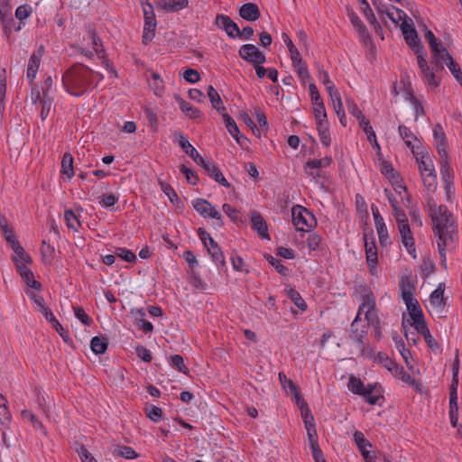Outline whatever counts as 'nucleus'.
Masks as SVG:
<instances>
[{
	"mask_svg": "<svg viewBox=\"0 0 462 462\" xmlns=\"http://www.w3.org/2000/svg\"><path fill=\"white\" fill-rule=\"evenodd\" d=\"M429 214L433 222V232L438 237L437 245L441 257V264L447 268V250H453L458 240L457 226L453 215L444 205H437L436 201L429 198L427 201Z\"/></svg>",
	"mask_w": 462,
	"mask_h": 462,
	"instance_id": "f257e3e1",
	"label": "nucleus"
},
{
	"mask_svg": "<svg viewBox=\"0 0 462 462\" xmlns=\"http://www.w3.org/2000/svg\"><path fill=\"white\" fill-rule=\"evenodd\" d=\"M94 79V71L83 65L72 66L62 76V84L68 93L79 97L86 93Z\"/></svg>",
	"mask_w": 462,
	"mask_h": 462,
	"instance_id": "f03ea898",
	"label": "nucleus"
},
{
	"mask_svg": "<svg viewBox=\"0 0 462 462\" xmlns=\"http://www.w3.org/2000/svg\"><path fill=\"white\" fill-rule=\"evenodd\" d=\"M291 217L292 223L298 231L309 232L316 225L314 216L301 206L292 208Z\"/></svg>",
	"mask_w": 462,
	"mask_h": 462,
	"instance_id": "7ed1b4c3",
	"label": "nucleus"
},
{
	"mask_svg": "<svg viewBox=\"0 0 462 462\" xmlns=\"http://www.w3.org/2000/svg\"><path fill=\"white\" fill-rule=\"evenodd\" d=\"M193 208L203 217L216 219L218 226H223L222 216L208 200L204 199H196L192 201Z\"/></svg>",
	"mask_w": 462,
	"mask_h": 462,
	"instance_id": "20e7f679",
	"label": "nucleus"
},
{
	"mask_svg": "<svg viewBox=\"0 0 462 462\" xmlns=\"http://www.w3.org/2000/svg\"><path fill=\"white\" fill-rule=\"evenodd\" d=\"M418 65L420 69V75L429 87L437 88L439 85V79L437 77L436 68H430L426 60V53H420L417 57Z\"/></svg>",
	"mask_w": 462,
	"mask_h": 462,
	"instance_id": "39448f33",
	"label": "nucleus"
},
{
	"mask_svg": "<svg viewBox=\"0 0 462 462\" xmlns=\"http://www.w3.org/2000/svg\"><path fill=\"white\" fill-rule=\"evenodd\" d=\"M444 64L451 71L454 78L461 82L462 80V73L459 65L453 60V58L449 55L447 49L441 50V55L439 56V63H432L436 68V71H441L444 69Z\"/></svg>",
	"mask_w": 462,
	"mask_h": 462,
	"instance_id": "423d86ee",
	"label": "nucleus"
},
{
	"mask_svg": "<svg viewBox=\"0 0 462 462\" xmlns=\"http://www.w3.org/2000/svg\"><path fill=\"white\" fill-rule=\"evenodd\" d=\"M239 56L245 61L253 64H263L265 62V55L254 44H244L238 51Z\"/></svg>",
	"mask_w": 462,
	"mask_h": 462,
	"instance_id": "0eeeda50",
	"label": "nucleus"
},
{
	"mask_svg": "<svg viewBox=\"0 0 462 462\" xmlns=\"http://www.w3.org/2000/svg\"><path fill=\"white\" fill-rule=\"evenodd\" d=\"M445 284L439 283L435 291H432L430 297V304L431 312L441 317L445 311L447 305V299L444 297Z\"/></svg>",
	"mask_w": 462,
	"mask_h": 462,
	"instance_id": "6e6552de",
	"label": "nucleus"
},
{
	"mask_svg": "<svg viewBox=\"0 0 462 462\" xmlns=\"http://www.w3.org/2000/svg\"><path fill=\"white\" fill-rule=\"evenodd\" d=\"M88 37L92 41L93 48L96 53L98 55L99 59L102 60V63L105 65L106 69L115 77H117L116 70L113 68L110 61L106 59L105 50L102 46V42L99 37L97 36L96 32L89 29L88 30Z\"/></svg>",
	"mask_w": 462,
	"mask_h": 462,
	"instance_id": "1a4fd4ad",
	"label": "nucleus"
},
{
	"mask_svg": "<svg viewBox=\"0 0 462 462\" xmlns=\"http://www.w3.org/2000/svg\"><path fill=\"white\" fill-rule=\"evenodd\" d=\"M43 53L44 47L43 45H40L38 49L32 53L28 60L26 77L31 84L34 82Z\"/></svg>",
	"mask_w": 462,
	"mask_h": 462,
	"instance_id": "9d476101",
	"label": "nucleus"
},
{
	"mask_svg": "<svg viewBox=\"0 0 462 462\" xmlns=\"http://www.w3.org/2000/svg\"><path fill=\"white\" fill-rule=\"evenodd\" d=\"M401 28L407 44L414 50L417 56L420 53H425L416 30L411 25L407 24L406 22L402 23Z\"/></svg>",
	"mask_w": 462,
	"mask_h": 462,
	"instance_id": "9b49d317",
	"label": "nucleus"
},
{
	"mask_svg": "<svg viewBox=\"0 0 462 462\" xmlns=\"http://www.w3.org/2000/svg\"><path fill=\"white\" fill-rule=\"evenodd\" d=\"M365 239V255L366 262L368 266L370 267V272L374 274V270L376 269L378 258H377V248L374 243V239L373 236L371 237L368 235H364Z\"/></svg>",
	"mask_w": 462,
	"mask_h": 462,
	"instance_id": "f8f14e48",
	"label": "nucleus"
},
{
	"mask_svg": "<svg viewBox=\"0 0 462 462\" xmlns=\"http://www.w3.org/2000/svg\"><path fill=\"white\" fill-rule=\"evenodd\" d=\"M250 221L253 230L256 231L262 239L270 240L266 221L259 212L251 211Z\"/></svg>",
	"mask_w": 462,
	"mask_h": 462,
	"instance_id": "ddd939ff",
	"label": "nucleus"
},
{
	"mask_svg": "<svg viewBox=\"0 0 462 462\" xmlns=\"http://www.w3.org/2000/svg\"><path fill=\"white\" fill-rule=\"evenodd\" d=\"M215 24L226 32L228 37L235 38L239 32L238 25L227 15L217 14Z\"/></svg>",
	"mask_w": 462,
	"mask_h": 462,
	"instance_id": "4468645a",
	"label": "nucleus"
},
{
	"mask_svg": "<svg viewBox=\"0 0 462 462\" xmlns=\"http://www.w3.org/2000/svg\"><path fill=\"white\" fill-rule=\"evenodd\" d=\"M331 162L332 159L330 157L311 160L306 162L304 166V171L308 175L313 178H317L320 176L319 170L321 168H326L329 166Z\"/></svg>",
	"mask_w": 462,
	"mask_h": 462,
	"instance_id": "2eb2a0df",
	"label": "nucleus"
},
{
	"mask_svg": "<svg viewBox=\"0 0 462 462\" xmlns=\"http://www.w3.org/2000/svg\"><path fill=\"white\" fill-rule=\"evenodd\" d=\"M398 228H399L400 235L402 236V243H403L404 246L406 247L408 253L415 258L416 257V255H415L416 250H415L414 240L411 236L409 223L402 220V223H400Z\"/></svg>",
	"mask_w": 462,
	"mask_h": 462,
	"instance_id": "dca6fc26",
	"label": "nucleus"
},
{
	"mask_svg": "<svg viewBox=\"0 0 462 462\" xmlns=\"http://www.w3.org/2000/svg\"><path fill=\"white\" fill-rule=\"evenodd\" d=\"M206 172L214 179L217 182L223 185L224 187H230V183L224 177L220 169L217 166V164L213 162L205 161L204 163L200 165Z\"/></svg>",
	"mask_w": 462,
	"mask_h": 462,
	"instance_id": "f3484780",
	"label": "nucleus"
},
{
	"mask_svg": "<svg viewBox=\"0 0 462 462\" xmlns=\"http://www.w3.org/2000/svg\"><path fill=\"white\" fill-rule=\"evenodd\" d=\"M399 134L401 138L404 141L407 147L411 149L413 154H420L417 150L421 149L422 147L420 145H414L413 142L420 143L419 140L417 139L416 135L411 131L410 128H408L405 125H399Z\"/></svg>",
	"mask_w": 462,
	"mask_h": 462,
	"instance_id": "a211bd4d",
	"label": "nucleus"
},
{
	"mask_svg": "<svg viewBox=\"0 0 462 462\" xmlns=\"http://www.w3.org/2000/svg\"><path fill=\"white\" fill-rule=\"evenodd\" d=\"M157 8L165 12L175 13L189 6L188 0H158L156 2Z\"/></svg>",
	"mask_w": 462,
	"mask_h": 462,
	"instance_id": "6ab92c4d",
	"label": "nucleus"
},
{
	"mask_svg": "<svg viewBox=\"0 0 462 462\" xmlns=\"http://www.w3.org/2000/svg\"><path fill=\"white\" fill-rule=\"evenodd\" d=\"M436 148L441 159L448 157L446 134L440 125H437L433 130Z\"/></svg>",
	"mask_w": 462,
	"mask_h": 462,
	"instance_id": "aec40b11",
	"label": "nucleus"
},
{
	"mask_svg": "<svg viewBox=\"0 0 462 462\" xmlns=\"http://www.w3.org/2000/svg\"><path fill=\"white\" fill-rule=\"evenodd\" d=\"M17 271L26 284L34 290H41L42 284L34 279L32 272L30 268L22 263L17 262Z\"/></svg>",
	"mask_w": 462,
	"mask_h": 462,
	"instance_id": "412c9836",
	"label": "nucleus"
},
{
	"mask_svg": "<svg viewBox=\"0 0 462 462\" xmlns=\"http://www.w3.org/2000/svg\"><path fill=\"white\" fill-rule=\"evenodd\" d=\"M425 38L429 42V44L432 52L431 63H439V56L441 55V50L446 49L441 42H439L433 32L427 30L425 32Z\"/></svg>",
	"mask_w": 462,
	"mask_h": 462,
	"instance_id": "4be33fe9",
	"label": "nucleus"
},
{
	"mask_svg": "<svg viewBox=\"0 0 462 462\" xmlns=\"http://www.w3.org/2000/svg\"><path fill=\"white\" fill-rule=\"evenodd\" d=\"M239 15L246 21L254 22L260 18L261 13L256 4L246 3L240 7Z\"/></svg>",
	"mask_w": 462,
	"mask_h": 462,
	"instance_id": "5701e85b",
	"label": "nucleus"
},
{
	"mask_svg": "<svg viewBox=\"0 0 462 462\" xmlns=\"http://www.w3.org/2000/svg\"><path fill=\"white\" fill-rule=\"evenodd\" d=\"M179 145L184 150V152L192 158V160L198 164L201 165L206 161L198 151L189 143L186 136L180 135L179 138Z\"/></svg>",
	"mask_w": 462,
	"mask_h": 462,
	"instance_id": "b1692460",
	"label": "nucleus"
},
{
	"mask_svg": "<svg viewBox=\"0 0 462 462\" xmlns=\"http://www.w3.org/2000/svg\"><path fill=\"white\" fill-rule=\"evenodd\" d=\"M156 25L157 23L155 17H145L143 33L142 38V42L143 44L147 45L149 42H152L155 35Z\"/></svg>",
	"mask_w": 462,
	"mask_h": 462,
	"instance_id": "393cba45",
	"label": "nucleus"
},
{
	"mask_svg": "<svg viewBox=\"0 0 462 462\" xmlns=\"http://www.w3.org/2000/svg\"><path fill=\"white\" fill-rule=\"evenodd\" d=\"M304 424L307 430L310 448L319 447L313 416H305Z\"/></svg>",
	"mask_w": 462,
	"mask_h": 462,
	"instance_id": "a878e982",
	"label": "nucleus"
},
{
	"mask_svg": "<svg viewBox=\"0 0 462 462\" xmlns=\"http://www.w3.org/2000/svg\"><path fill=\"white\" fill-rule=\"evenodd\" d=\"M350 331H351L350 337L355 342L357 343L358 347L364 353V351H365L364 338L367 335V327H364L363 328L359 329L358 325L351 324Z\"/></svg>",
	"mask_w": 462,
	"mask_h": 462,
	"instance_id": "bb28decb",
	"label": "nucleus"
},
{
	"mask_svg": "<svg viewBox=\"0 0 462 462\" xmlns=\"http://www.w3.org/2000/svg\"><path fill=\"white\" fill-rule=\"evenodd\" d=\"M279 379L285 392L294 395L297 403L300 404L301 397L300 396L298 388L295 383L291 379L287 378V376L282 373H279Z\"/></svg>",
	"mask_w": 462,
	"mask_h": 462,
	"instance_id": "cd10ccee",
	"label": "nucleus"
},
{
	"mask_svg": "<svg viewBox=\"0 0 462 462\" xmlns=\"http://www.w3.org/2000/svg\"><path fill=\"white\" fill-rule=\"evenodd\" d=\"M0 229L6 242L12 246L18 241L14 236V230L9 226L5 216L0 214Z\"/></svg>",
	"mask_w": 462,
	"mask_h": 462,
	"instance_id": "c85d7f7f",
	"label": "nucleus"
},
{
	"mask_svg": "<svg viewBox=\"0 0 462 462\" xmlns=\"http://www.w3.org/2000/svg\"><path fill=\"white\" fill-rule=\"evenodd\" d=\"M208 98L212 104V106L217 110L219 114L226 111V107L223 106L222 99L218 92L214 88L213 86H208L207 88Z\"/></svg>",
	"mask_w": 462,
	"mask_h": 462,
	"instance_id": "c756f323",
	"label": "nucleus"
},
{
	"mask_svg": "<svg viewBox=\"0 0 462 462\" xmlns=\"http://www.w3.org/2000/svg\"><path fill=\"white\" fill-rule=\"evenodd\" d=\"M223 116L225 125L228 131V133L236 139V141L239 143H240V137L239 134L240 131L234 121V119L225 112L220 114Z\"/></svg>",
	"mask_w": 462,
	"mask_h": 462,
	"instance_id": "7c9ffc66",
	"label": "nucleus"
},
{
	"mask_svg": "<svg viewBox=\"0 0 462 462\" xmlns=\"http://www.w3.org/2000/svg\"><path fill=\"white\" fill-rule=\"evenodd\" d=\"M12 249L14 250L15 254L14 257V262L15 263L16 266L17 262L22 263L23 264L32 263V258L25 253L24 249L19 245L18 242L12 245Z\"/></svg>",
	"mask_w": 462,
	"mask_h": 462,
	"instance_id": "2f4dec72",
	"label": "nucleus"
},
{
	"mask_svg": "<svg viewBox=\"0 0 462 462\" xmlns=\"http://www.w3.org/2000/svg\"><path fill=\"white\" fill-rule=\"evenodd\" d=\"M328 95L331 99L334 110L337 116H340V112H342L343 103L341 100V96L338 90L336 88V87H329L328 88Z\"/></svg>",
	"mask_w": 462,
	"mask_h": 462,
	"instance_id": "473e14b6",
	"label": "nucleus"
},
{
	"mask_svg": "<svg viewBox=\"0 0 462 462\" xmlns=\"http://www.w3.org/2000/svg\"><path fill=\"white\" fill-rule=\"evenodd\" d=\"M61 172L69 179L74 176L73 157L70 152H65L62 156Z\"/></svg>",
	"mask_w": 462,
	"mask_h": 462,
	"instance_id": "72a5a7b5",
	"label": "nucleus"
},
{
	"mask_svg": "<svg viewBox=\"0 0 462 462\" xmlns=\"http://www.w3.org/2000/svg\"><path fill=\"white\" fill-rule=\"evenodd\" d=\"M107 340L104 337H94L90 341L91 350L96 355L104 354L107 349Z\"/></svg>",
	"mask_w": 462,
	"mask_h": 462,
	"instance_id": "f704fd0d",
	"label": "nucleus"
},
{
	"mask_svg": "<svg viewBox=\"0 0 462 462\" xmlns=\"http://www.w3.org/2000/svg\"><path fill=\"white\" fill-rule=\"evenodd\" d=\"M355 442L361 453L362 456L370 452L368 448H371V443L365 438L364 434L361 431H356L354 433Z\"/></svg>",
	"mask_w": 462,
	"mask_h": 462,
	"instance_id": "c9c22d12",
	"label": "nucleus"
},
{
	"mask_svg": "<svg viewBox=\"0 0 462 462\" xmlns=\"http://www.w3.org/2000/svg\"><path fill=\"white\" fill-rule=\"evenodd\" d=\"M411 326L422 337L430 333L424 315H418L417 318L414 317V319H411Z\"/></svg>",
	"mask_w": 462,
	"mask_h": 462,
	"instance_id": "e433bc0d",
	"label": "nucleus"
},
{
	"mask_svg": "<svg viewBox=\"0 0 462 462\" xmlns=\"http://www.w3.org/2000/svg\"><path fill=\"white\" fill-rule=\"evenodd\" d=\"M179 103H180V107L181 111L189 118L196 119L201 116L200 110L198 109L197 107L193 106L189 102H187L183 99H180Z\"/></svg>",
	"mask_w": 462,
	"mask_h": 462,
	"instance_id": "4c0bfd02",
	"label": "nucleus"
},
{
	"mask_svg": "<svg viewBox=\"0 0 462 462\" xmlns=\"http://www.w3.org/2000/svg\"><path fill=\"white\" fill-rule=\"evenodd\" d=\"M316 126H317V131L319 133L321 143L327 147L329 146L331 143V138H330L328 123L323 122V123L316 124Z\"/></svg>",
	"mask_w": 462,
	"mask_h": 462,
	"instance_id": "58836bf2",
	"label": "nucleus"
},
{
	"mask_svg": "<svg viewBox=\"0 0 462 462\" xmlns=\"http://www.w3.org/2000/svg\"><path fill=\"white\" fill-rule=\"evenodd\" d=\"M313 105V114L316 118V124L319 123H328L327 119V112L325 108V105L323 101L314 103Z\"/></svg>",
	"mask_w": 462,
	"mask_h": 462,
	"instance_id": "ea45409f",
	"label": "nucleus"
},
{
	"mask_svg": "<svg viewBox=\"0 0 462 462\" xmlns=\"http://www.w3.org/2000/svg\"><path fill=\"white\" fill-rule=\"evenodd\" d=\"M400 289L403 301L410 300L411 298H413L414 286L408 279L402 280Z\"/></svg>",
	"mask_w": 462,
	"mask_h": 462,
	"instance_id": "a19ab883",
	"label": "nucleus"
},
{
	"mask_svg": "<svg viewBox=\"0 0 462 462\" xmlns=\"http://www.w3.org/2000/svg\"><path fill=\"white\" fill-rule=\"evenodd\" d=\"M376 386L374 384H368L362 396L371 405H374L378 401L383 398L380 393L374 394Z\"/></svg>",
	"mask_w": 462,
	"mask_h": 462,
	"instance_id": "79ce46f5",
	"label": "nucleus"
},
{
	"mask_svg": "<svg viewBox=\"0 0 462 462\" xmlns=\"http://www.w3.org/2000/svg\"><path fill=\"white\" fill-rule=\"evenodd\" d=\"M347 387L349 391L361 396L364 393L365 390L366 389V386L364 385L363 382L359 378L355 376L350 377L347 383Z\"/></svg>",
	"mask_w": 462,
	"mask_h": 462,
	"instance_id": "37998d69",
	"label": "nucleus"
},
{
	"mask_svg": "<svg viewBox=\"0 0 462 462\" xmlns=\"http://www.w3.org/2000/svg\"><path fill=\"white\" fill-rule=\"evenodd\" d=\"M64 219L69 229L77 231L80 226V221L71 209L65 210Z\"/></svg>",
	"mask_w": 462,
	"mask_h": 462,
	"instance_id": "c03bdc74",
	"label": "nucleus"
},
{
	"mask_svg": "<svg viewBox=\"0 0 462 462\" xmlns=\"http://www.w3.org/2000/svg\"><path fill=\"white\" fill-rule=\"evenodd\" d=\"M407 310L409 311V315L411 319H413L414 317L417 318L418 315H423L422 310L420 307V304L417 300L411 298L410 300L404 301Z\"/></svg>",
	"mask_w": 462,
	"mask_h": 462,
	"instance_id": "a18cd8bd",
	"label": "nucleus"
},
{
	"mask_svg": "<svg viewBox=\"0 0 462 462\" xmlns=\"http://www.w3.org/2000/svg\"><path fill=\"white\" fill-rule=\"evenodd\" d=\"M54 97H42L41 100V117L45 120L51 114Z\"/></svg>",
	"mask_w": 462,
	"mask_h": 462,
	"instance_id": "49530a36",
	"label": "nucleus"
},
{
	"mask_svg": "<svg viewBox=\"0 0 462 462\" xmlns=\"http://www.w3.org/2000/svg\"><path fill=\"white\" fill-rule=\"evenodd\" d=\"M209 254L211 255L212 260L216 264L225 265V257L224 254L218 245H215L213 247H207Z\"/></svg>",
	"mask_w": 462,
	"mask_h": 462,
	"instance_id": "de8ad7c7",
	"label": "nucleus"
},
{
	"mask_svg": "<svg viewBox=\"0 0 462 462\" xmlns=\"http://www.w3.org/2000/svg\"><path fill=\"white\" fill-rule=\"evenodd\" d=\"M449 416L458 417L457 393L453 388L449 391Z\"/></svg>",
	"mask_w": 462,
	"mask_h": 462,
	"instance_id": "09e8293b",
	"label": "nucleus"
},
{
	"mask_svg": "<svg viewBox=\"0 0 462 462\" xmlns=\"http://www.w3.org/2000/svg\"><path fill=\"white\" fill-rule=\"evenodd\" d=\"M360 1H361L362 5H365L363 10H364V14H365L366 19L369 21V23L372 25H374L375 30L380 29L381 26H380L379 23L377 22L374 13H373V10L370 8L367 1L366 0H360Z\"/></svg>",
	"mask_w": 462,
	"mask_h": 462,
	"instance_id": "8fccbe9b",
	"label": "nucleus"
},
{
	"mask_svg": "<svg viewBox=\"0 0 462 462\" xmlns=\"http://www.w3.org/2000/svg\"><path fill=\"white\" fill-rule=\"evenodd\" d=\"M374 362L377 363L378 365H382L383 367H384L388 371H390L391 368L395 364V362L393 360H392L391 358H389V356L386 354L382 353V352H379L374 356Z\"/></svg>",
	"mask_w": 462,
	"mask_h": 462,
	"instance_id": "3c124183",
	"label": "nucleus"
},
{
	"mask_svg": "<svg viewBox=\"0 0 462 462\" xmlns=\"http://www.w3.org/2000/svg\"><path fill=\"white\" fill-rule=\"evenodd\" d=\"M422 181L428 191L434 192L437 189V176L433 173H424Z\"/></svg>",
	"mask_w": 462,
	"mask_h": 462,
	"instance_id": "603ef678",
	"label": "nucleus"
},
{
	"mask_svg": "<svg viewBox=\"0 0 462 462\" xmlns=\"http://www.w3.org/2000/svg\"><path fill=\"white\" fill-rule=\"evenodd\" d=\"M458 371H459V356H458V350H456V356L455 360L452 365V383L450 385V389H455L457 391V385H458Z\"/></svg>",
	"mask_w": 462,
	"mask_h": 462,
	"instance_id": "864d4df0",
	"label": "nucleus"
},
{
	"mask_svg": "<svg viewBox=\"0 0 462 462\" xmlns=\"http://www.w3.org/2000/svg\"><path fill=\"white\" fill-rule=\"evenodd\" d=\"M396 348L398 349L399 353L401 354L402 357L403 358L406 365L411 368V354L409 349L405 347V344L402 341V339H400L398 342H396Z\"/></svg>",
	"mask_w": 462,
	"mask_h": 462,
	"instance_id": "5fc2aeb1",
	"label": "nucleus"
},
{
	"mask_svg": "<svg viewBox=\"0 0 462 462\" xmlns=\"http://www.w3.org/2000/svg\"><path fill=\"white\" fill-rule=\"evenodd\" d=\"M349 19H350V22L353 24V26L358 30V32L362 34V36L364 38L368 37V34H366L365 25L363 23L361 19L356 14H354V13L350 14Z\"/></svg>",
	"mask_w": 462,
	"mask_h": 462,
	"instance_id": "6e6d98bb",
	"label": "nucleus"
},
{
	"mask_svg": "<svg viewBox=\"0 0 462 462\" xmlns=\"http://www.w3.org/2000/svg\"><path fill=\"white\" fill-rule=\"evenodd\" d=\"M346 103L348 112L358 120V123L366 118L352 99H346Z\"/></svg>",
	"mask_w": 462,
	"mask_h": 462,
	"instance_id": "4d7b16f0",
	"label": "nucleus"
},
{
	"mask_svg": "<svg viewBox=\"0 0 462 462\" xmlns=\"http://www.w3.org/2000/svg\"><path fill=\"white\" fill-rule=\"evenodd\" d=\"M266 260L269 263L275 268V270L282 275L285 276L287 274V268L282 264V261L274 258L273 256L268 254L265 256Z\"/></svg>",
	"mask_w": 462,
	"mask_h": 462,
	"instance_id": "13d9d810",
	"label": "nucleus"
},
{
	"mask_svg": "<svg viewBox=\"0 0 462 462\" xmlns=\"http://www.w3.org/2000/svg\"><path fill=\"white\" fill-rule=\"evenodd\" d=\"M116 254L128 263H133L136 259L135 254L131 250L123 247H117L116 249Z\"/></svg>",
	"mask_w": 462,
	"mask_h": 462,
	"instance_id": "bf43d9fd",
	"label": "nucleus"
},
{
	"mask_svg": "<svg viewBox=\"0 0 462 462\" xmlns=\"http://www.w3.org/2000/svg\"><path fill=\"white\" fill-rule=\"evenodd\" d=\"M171 365L176 367L180 372L188 374L189 368L185 365L183 357L180 355H174L171 357Z\"/></svg>",
	"mask_w": 462,
	"mask_h": 462,
	"instance_id": "052dcab7",
	"label": "nucleus"
},
{
	"mask_svg": "<svg viewBox=\"0 0 462 462\" xmlns=\"http://www.w3.org/2000/svg\"><path fill=\"white\" fill-rule=\"evenodd\" d=\"M180 171L182 174L185 175L189 183H190L191 185H196L198 183L199 178L191 169L182 164L180 167Z\"/></svg>",
	"mask_w": 462,
	"mask_h": 462,
	"instance_id": "680f3d73",
	"label": "nucleus"
},
{
	"mask_svg": "<svg viewBox=\"0 0 462 462\" xmlns=\"http://www.w3.org/2000/svg\"><path fill=\"white\" fill-rule=\"evenodd\" d=\"M359 126L365 133L367 139L372 143V139H374L375 133L370 125V121L367 118L362 119L359 123Z\"/></svg>",
	"mask_w": 462,
	"mask_h": 462,
	"instance_id": "e2e57ef3",
	"label": "nucleus"
},
{
	"mask_svg": "<svg viewBox=\"0 0 462 462\" xmlns=\"http://www.w3.org/2000/svg\"><path fill=\"white\" fill-rule=\"evenodd\" d=\"M117 455L127 459L138 457V454L134 448L128 446H122L117 448Z\"/></svg>",
	"mask_w": 462,
	"mask_h": 462,
	"instance_id": "0e129e2a",
	"label": "nucleus"
},
{
	"mask_svg": "<svg viewBox=\"0 0 462 462\" xmlns=\"http://www.w3.org/2000/svg\"><path fill=\"white\" fill-rule=\"evenodd\" d=\"M293 68L295 69L298 77L300 78L302 84H305L308 80L310 79V75L305 63H302L298 66H293Z\"/></svg>",
	"mask_w": 462,
	"mask_h": 462,
	"instance_id": "69168bd1",
	"label": "nucleus"
},
{
	"mask_svg": "<svg viewBox=\"0 0 462 462\" xmlns=\"http://www.w3.org/2000/svg\"><path fill=\"white\" fill-rule=\"evenodd\" d=\"M22 417L23 420H29L32 422L34 429H43L42 423L36 418V416L31 411L23 410L22 411Z\"/></svg>",
	"mask_w": 462,
	"mask_h": 462,
	"instance_id": "338daca9",
	"label": "nucleus"
},
{
	"mask_svg": "<svg viewBox=\"0 0 462 462\" xmlns=\"http://www.w3.org/2000/svg\"><path fill=\"white\" fill-rule=\"evenodd\" d=\"M290 298L294 302V304L302 311H304L307 309V305L304 300L301 298L300 294L298 291L291 290L290 291Z\"/></svg>",
	"mask_w": 462,
	"mask_h": 462,
	"instance_id": "774afa93",
	"label": "nucleus"
}]
</instances>
